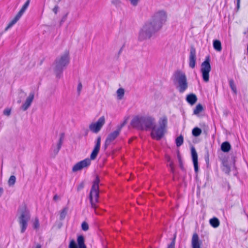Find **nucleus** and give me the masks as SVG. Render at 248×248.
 <instances>
[{"label":"nucleus","instance_id":"4be33fe9","mask_svg":"<svg viewBox=\"0 0 248 248\" xmlns=\"http://www.w3.org/2000/svg\"><path fill=\"white\" fill-rule=\"evenodd\" d=\"M214 48L217 51L220 52L222 50L221 44L219 40H215L213 41Z\"/></svg>","mask_w":248,"mask_h":248},{"label":"nucleus","instance_id":"8fccbe9b","mask_svg":"<svg viewBox=\"0 0 248 248\" xmlns=\"http://www.w3.org/2000/svg\"><path fill=\"white\" fill-rule=\"evenodd\" d=\"M35 248H42V246L40 244H38L36 245V246H35Z\"/></svg>","mask_w":248,"mask_h":248},{"label":"nucleus","instance_id":"423d86ee","mask_svg":"<svg viewBox=\"0 0 248 248\" xmlns=\"http://www.w3.org/2000/svg\"><path fill=\"white\" fill-rule=\"evenodd\" d=\"M99 182V177L98 175H96L95 180L93 182L90 192L89 199L91 207L94 209L97 208L96 204L98 202Z\"/></svg>","mask_w":248,"mask_h":248},{"label":"nucleus","instance_id":"f03ea898","mask_svg":"<svg viewBox=\"0 0 248 248\" xmlns=\"http://www.w3.org/2000/svg\"><path fill=\"white\" fill-rule=\"evenodd\" d=\"M18 222L20 227V232L23 233L26 231L28 223L31 219V214L26 205L19 206L17 211Z\"/></svg>","mask_w":248,"mask_h":248},{"label":"nucleus","instance_id":"b1692460","mask_svg":"<svg viewBox=\"0 0 248 248\" xmlns=\"http://www.w3.org/2000/svg\"><path fill=\"white\" fill-rule=\"evenodd\" d=\"M203 109L202 106L201 104H198L195 108L194 109L193 114L198 115L201 112Z\"/></svg>","mask_w":248,"mask_h":248},{"label":"nucleus","instance_id":"ea45409f","mask_svg":"<svg viewBox=\"0 0 248 248\" xmlns=\"http://www.w3.org/2000/svg\"><path fill=\"white\" fill-rule=\"evenodd\" d=\"M126 123V121H124L122 124L117 126V129L121 132L122 128L125 125Z\"/></svg>","mask_w":248,"mask_h":248},{"label":"nucleus","instance_id":"473e14b6","mask_svg":"<svg viewBox=\"0 0 248 248\" xmlns=\"http://www.w3.org/2000/svg\"><path fill=\"white\" fill-rule=\"evenodd\" d=\"M69 248H78L75 241L72 239L69 243Z\"/></svg>","mask_w":248,"mask_h":248},{"label":"nucleus","instance_id":"cd10ccee","mask_svg":"<svg viewBox=\"0 0 248 248\" xmlns=\"http://www.w3.org/2000/svg\"><path fill=\"white\" fill-rule=\"evenodd\" d=\"M124 94V90L123 88H119L117 91V97L119 99H122Z\"/></svg>","mask_w":248,"mask_h":248},{"label":"nucleus","instance_id":"c756f323","mask_svg":"<svg viewBox=\"0 0 248 248\" xmlns=\"http://www.w3.org/2000/svg\"><path fill=\"white\" fill-rule=\"evenodd\" d=\"M67 209L66 208H63L61 213H60V219L61 220H63L64 219V218L65 217V216L67 214Z\"/></svg>","mask_w":248,"mask_h":248},{"label":"nucleus","instance_id":"e433bc0d","mask_svg":"<svg viewBox=\"0 0 248 248\" xmlns=\"http://www.w3.org/2000/svg\"><path fill=\"white\" fill-rule=\"evenodd\" d=\"M175 237H174L170 244L168 245L167 248H175Z\"/></svg>","mask_w":248,"mask_h":248},{"label":"nucleus","instance_id":"6ab92c4d","mask_svg":"<svg viewBox=\"0 0 248 248\" xmlns=\"http://www.w3.org/2000/svg\"><path fill=\"white\" fill-rule=\"evenodd\" d=\"M77 242L79 248H86L85 244V238L82 235L78 236Z\"/></svg>","mask_w":248,"mask_h":248},{"label":"nucleus","instance_id":"a19ab883","mask_svg":"<svg viewBox=\"0 0 248 248\" xmlns=\"http://www.w3.org/2000/svg\"><path fill=\"white\" fill-rule=\"evenodd\" d=\"M84 186V184L83 182L81 183L79 185H78L77 187V190L78 191L81 190L83 188Z\"/></svg>","mask_w":248,"mask_h":248},{"label":"nucleus","instance_id":"5701e85b","mask_svg":"<svg viewBox=\"0 0 248 248\" xmlns=\"http://www.w3.org/2000/svg\"><path fill=\"white\" fill-rule=\"evenodd\" d=\"M210 223L214 228H217L219 225V221L217 217H213L210 219Z\"/></svg>","mask_w":248,"mask_h":248},{"label":"nucleus","instance_id":"c03bdc74","mask_svg":"<svg viewBox=\"0 0 248 248\" xmlns=\"http://www.w3.org/2000/svg\"><path fill=\"white\" fill-rule=\"evenodd\" d=\"M59 10V6L58 5H56L53 9V12L55 14H57V12Z\"/></svg>","mask_w":248,"mask_h":248},{"label":"nucleus","instance_id":"dca6fc26","mask_svg":"<svg viewBox=\"0 0 248 248\" xmlns=\"http://www.w3.org/2000/svg\"><path fill=\"white\" fill-rule=\"evenodd\" d=\"M191 156L193 163L195 171L197 173L198 171V155L197 152L194 147L191 149Z\"/></svg>","mask_w":248,"mask_h":248},{"label":"nucleus","instance_id":"7c9ffc66","mask_svg":"<svg viewBox=\"0 0 248 248\" xmlns=\"http://www.w3.org/2000/svg\"><path fill=\"white\" fill-rule=\"evenodd\" d=\"M40 223L38 217H35L33 223V228L34 229H38L39 228Z\"/></svg>","mask_w":248,"mask_h":248},{"label":"nucleus","instance_id":"a211bd4d","mask_svg":"<svg viewBox=\"0 0 248 248\" xmlns=\"http://www.w3.org/2000/svg\"><path fill=\"white\" fill-rule=\"evenodd\" d=\"M197 97L194 93H190L187 95L186 101L191 105H193L197 101Z\"/></svg>","mask_w":248,"mask_h":248},{"label":"nucleus","instance_id":"c9c22d12","mask_svg":"<svg viewBox=\"0 0 248 248\" xmlns=\"http://www.w3.org/2000/svg\"><path fill=\"white\" fill-rule=\"evenodd\" d=\"M177 157L178 159L179 166H180V168L182 170H184V166H183V162H182V160L181 157L180 155H179V154H178Z\"/></svg>","mask_w":248,"mask_h":248},{"label":"nucleus","instance_id":"37998d69","mask_svg":"<svg viewBox=\"0 0 248 248\" xmlns=\"http://www.w3.org/2000/svg\"><path fill=\"white\" fill-rule=\"evenodd\" d=\"M112 3L116 6H119L120 3V0H113Z\"/></svg>","mask_w":248,"mask_h":248},{"label":"nucleus","instance_id":"9d476101","mask_svg":"<svg viewBox=\"0 0 248 248\" xmlns=\"http://www.w3.org/2000/svg\"><path fill=\"white\" fill-rule=\"evenodd\" d=\"M105 123V117L102 116L99 118L96 122L92 123L89 125V129L94 133H97L100 131Z\"/></svg>","mask_w":248,"mask_h":248},{"label":"nucleus","instance_id":"393cba45","mask_svg":"<svg viewBox=\"0 0 248 248\" xmlns=\"http://www.w3.org/2000/svg\"><path fill=\"white\" fill-rule=\"evenodd\" d=\"M229 85L234 93H237L236 87L234 84V80L232 79H231L229 81Z\"/></svg>","mask_w":248,"mask_h":248},{"label":"nucleus","instance_id":"f8f14e48","mask_svg":"<svg viewBox=\"0 0 248 248\" xmlns=\"http://www.w3.org/2000/svg\"><path fill=\"white\" fill-rule=\"evenodd\" d=\"M196 63V51L193 46L190 47L189 56V66L191 68H194Z\"/></svg>","mask_w":248,"mask_h":248},{"label":"nucleus","instance_id":"39448f33","mask_svg":"<svg viewBox=\"0 0 248 248\" xmlns=\"http://www.w3.org/2000/svg\"><path fill=\"white\" fill-rule=\"evenodd\" d=\"M69 63V53L66 51L60 57L57 58L55 61L54 72L56 77L60 78L62 75L63 70Z\"/></svg>","mask_w":248,"mask_h":248},{"label":"nucleus","instance_id":"72a5a7b5","mask_svg":"<svg viewBox=\"0 0 248 248\" xmlns=\"http://www.w3.org/2000/svg\"><path fill=\"white\" fill-rule=\"evenodd\" d=\"M81 228L83 231H87L89 229V225L86 222L84 221L81 224Z\"/></svg>","mask_w":248,"mask_h":248},{"label":"nucleus","instance_id":"49530a36","mask_svg":"<svg viewBox=\"0 0 248 248\" xmlns=\"http://www.w3.org/2000/svg\"><path fill=\"white\" fill-rule=\"evenodd\" d=\"M240 0H237V8H239L240 7Z\"/></svg>","mask_w":248,"mask_h":248},{"label":"nucleus","instance_id":"1a4fd4ad","mask_svg":"<svg viewBox=\"0 0 248 248\" xmlns=\"http://www.w3.org/2000/svg\"><path fill=\"white\" fill-rule=\"evenodd\" d=\"M30 2V0H27L26 2L24 3L20 10L19 11V12L17 14V15L16 16L15 18L10 21V22L8 24L7 27L5 28V30H7L8 29L12 27L15 24H16L17 21L20 19L21 16H22L23 13L25 12V11L27 9L29 5Z\"/></svg>","mask_w":248,"mask_h":248},{"label":"nucleus","instance_id":"6e6552de","mask_svg":"<svg viewBox=\"0 0 248 248\" xmlns=\"http://www.w3.org/2000/svg\"><path fill=\"white\" fill-rule=\"evenodd\" d=\"M211 70L210 58L209 56H208L206 57L204 61L202 63L201 66L202 78L205 82H207L209 80V73Z\"/></svg>","mask_w":248,"mask_h":248},{"label":"nucleus","instance_id":"bb28decb","mask_svg":"<svg viewBox=\"0 0 248 248\" xmlns=\"http://www.w3.org/2000/svg\"><path fill=\"white\" fill-rule=\"evenodd\" d=\"M184 142V138L182 135L178 137L175 140L176 145L177 147L181 146Z\"/></svg>","mask_w":248,"mask_h":248},{"label":"nucleus","instance_id":"de8ad7c7","mask_svg":"<svg viewBox=\"0 0 248 248\" xmlns=\"http://www.w3.org/2000/svg\"><path fill=\"white\" fill-rule=\"evenodd\" d=\"M3 192V189L2 187H0V197L1 196Z\"/></svg>","mask_w":248,"mask_h":248},{"label":"nucleus","instance_id":"c85d7f7f","mask_svg":"<svg viewBox=\"0 0 248 248\" xmlns=\"http://www.w3.org/2000/svg\"><path fill=\"white\" fill-rule=\"evenodd\" d=\"M16 178L15 177V176H14V175L11 176L9 178V179L8 180V182L9 186H14L16 183Z\"/></svg>","mask_w":248,"mask_h":248},{"label":"nucleus","instance_id":"2eb2a0df","mask_svg":"<svg viewBox=\"0 0 248 248\" xmlns=\"http://www.w3.org/2000/svg\"><path fill=\"white\" fill-rule=\"evenodd\" d=\"M120 133V132L116 129L108 135L105 141V149L107 148L108 145L116 139V138L119 135Z\"/></svg>","mask_w":248,"mask_h":248},{"label":"nucleus","instance_id":"a18cd8bd","mask_svg":"<svg viewBox=\"0 0 248 248\" xmlns=\"http://www.w3.org/2000/svg\"><path fill=\"white\" fill-rule=\"evenodd\" d=\"M19 94H21V97H24L26 96V93L23 92L22 90H20V92H19Z\"/></svg>","mask_w":248,"mask_h":248},{"label":"nucleus","instance_id":"4468645a","mask_svg":"<svg viewBox=\"0 0 248 248\" xmlns=\"http://www.w3.org/2000/svg\"><path fill=\"white\" fill-rule=\"evenodd\" d=\"M100 143H101V137L100 136H99L97 138L95 145L94 149L90 155L91 159L94 160L96 158V157L99 152L100 147Z\"/></svg>","mask_w":248,"mask_h":248},{"label":"nucleus","instance_id":"7ed1b4c3","mask_svg":"<svg viewBox=\"0 0 248 248\" xmlns=\"http://www.w3.org/2000/svg\"><path fill=\"white\" fill-rule=\"evenodd\" d=\"M172 80L176 89L180 93H183L188 88L186 76L181 70L176 71L172 76Z\"/></svg>","mask_w":248,"mask_h":248},{"label":"nucleus","instance_id":"aec40b11","mask_svg":"<svg viewBox=\"0 0 248 248\" xmlns=\"http://www.w3.org/2000/svg\"><path fill=\"white\" fill-rule=\"evenodd\" d=\"M231 148L230 143L228 141L223 142L221 145V149L224 152H228Z\"/></svg>","mask_w":248,"mask_h":248},{"label":"nucleus","instance_id":"4c0bfd02","mask_svg":"<svg viewBox=\"0 0 248 248\" xmlns=\"http://www.w3.org/2000/svg\"><path fill=\"white\" fill-rule=\"evenodd\" d=\"M82 88V85L81 82H79L78 84L77 87V92L78 94H80V92Z\"/></svg>","mask_w":248,"mask_h":248},{"label":"nucleus","instance_id":"3c124183","mask_svg":"<svg viewBox=\"0 0 248 248\" xmlns=\"http://www.w3.org/2000/svg\"><path fill=\"white\" fill-rule=\"evenodd\" d=\"M85 135H87L88 134V130L87 129H85Z\"/></svg>","mask_w":248,"mask_h":248},{"label":"nucleus","instance_id":"0eeeda50","mask_svg":"<svg viewBox=\"0 0 248 248\" xmlns=\"http://www.w3.org/2000/svg\"><path fill=\"white\" fill-rule=\"evenodd\" d=\"M167 19V14L166 12L163 10H160L154 14L151 21L160 29L163 25L166 22Z\"/></svg>","mask_w":248,"mask_h":248},{"label":"nucleus","instance_id":"79ce46f5","mask_svg":"<svg viewBox=\"0 0 248 248\" xmlns=\"http://www.w3.org/2000/svg\"><path fill=\"white\" fill-rule=\"evenodd\" d=\"M3 114L6 116H9L11 114V109H6L3 111Z\"/></svg>","mask_w":248,"mask_h":248},{"label":"nucleus","instance_id":"20e7f679","mask_svg":"<svg viewBox=\"0 0 248 248\" xmlns=\"http://www.w3.org/2000/svg\"><path fill=\"white\" fill-rule=\"evenodd\" d=\"M160 30L151 21L148 22L145 24L140 30L139 33L138 40L140 41H142L150 39Z\"/></svg>","mask_w":248,"mask_h":248},{"label":"nucleus","instance_id":"ddd939ff","mask_svg":"<svg viewBox=\"0 0 248 248\" xmlns=\"http://www.w3.org/2000/svg\"><path fill=\"white\" fill-rule=\"evenodd\" d=\"M34 97V93H31L26 98L25 102L22 104L21 107V108L23 110L25 111L28 109L31 106Z\"/></svg>","mask_w":248,"mask_h":248},{"label":"nucleus","instance_id":"a878e982","mask_svg":"<svg viewBox=\"0 0 248 248\" xmlns=\"http://www.w3.org/2000/svg\"><path fill=\"white\" fill-rule=\"evenodd\" d=\"M202 133V130L199 127H195L192 129V134L194 137H198Z\"/></svg>","mask_w":248,"mask_h":248},{"label":"nucleus","instance_id":"09e8293b","mask_svg":"<svg viewBox=\"0 0 248 248\" xmlns=\"http://www.w3.org/2000/svg\"><path fill=\"white\" fill-rule=\"evenodd\" d=\"M58 199H59V196H58L57 195H54V196L53 197V200H54V201H56V200H57Z\"/></svg>","mask_w":248,"mask_h":248},{"label":"nucleus","instance_id":"412c9836","mask_svg":"<svg viewBox=\"0 0 248 248\" xmlns=\"http://www.w3.org/2000/svg\"><path fill=\"white\" fill-rule=\"evenodd\" d=\"M222 170L225 172L226 173H229L231 170L229 166L228 165L227 161L223 159L222 160Z\"/></svg>","mask_w":248,"mask_h":248},{"label":"nucleus","instance_id":"f257e3e1","mask_svg":"<svg viewBox=\"0 0 248 248\" xmlns=\"http://www.w3.org/2000/svg\"><path fill=\"white\" fill-rule=\"evenodd\" d=\"M158 126L155 124V119L151 116H136L131 122L132 127L140 130L152 129L151 136L157 140L164 135L168 124V119L166 116L161 117L158 120Z\"/></svg>","mask_w":248,"mask_h":248},{"label":"nucleus","instance_id":"9b49d317","mask_svg":"<svg viewBox=\"0 0 248 248\" xmlns=\"http://www.w3.org/2000/svg\"><path fill=\"white\" fill-rule=\"evenodd\" d=\"M91 164V160L89 158H86L76 163L72 168L73 172H77L81 170L82 169L87 167Z\"/></svg>","mask_w":248,"mask_h":248},{"label":"nucleus","instance_id":"58836bf2","mask_svg":"<svg viewBox=\"0 0 248 248\" xmlns=\"http://www.w3.org/2000/svg\"><path fill=\"white\" fill-rule=\"evenodd\" d=\"M130 1L131 4L134 6L138 5L140 0H129Z\"/></svg>","mask_w":248,"mask_h":248},{"label":"nucleus","instance_id":"2f4dec72","mask_svg":"<svg viewBox=\"0 0 248 248\" xmlns=\"http://www.w3.org/2000/svg\"><path fill=\"white\" fill-rule=\"evenodd\" d=\"M61 148V147H59V146H58V145H57V147L55 148L53 150V152L52 153V155L53 156V157H54L58 154Z\"/></svg>","mask_w":248,"mask_h":248},{"label":"nucleus","instance_id":"864d4df0","mask_svg":"<svg viewBox=\"0 0 248 248\" xmlns=\"http://www.w3.org/2000/svg\"><path fill=\"white\" fill-rule=\"evenodd\" d=\"M21 99H19V100H18L17 101V103H18V104L21 103Z\"/></svg>","mask_w":248,"mask_h":248},{"label":"nucleus","instance_id":"f3484780","mask_svg":"<svg viewBox=\"0 0 248 248\" xmlns=\"http://www.w3.org/2000/svg\"><path fill=\"white\" fill-rule=\"evenodd\" d=\"M201 243L198 234L194 233L193 234L191 240L192 248H201Z\"/></svg>","mask_w":248,"mask_h":248},{"label":"nucleus","instance_id":"603ef678","mask_svg":"<svg viewBox=\"0 0 248 248\" xmlns=\"http://www.w3.org/2000/svg\"><path fill=\"white\" fill-rule=\"evenodd\" d=\"M209 160V157H208V154H207V157L206 158V161L207 162V160Z\"/></svg>","mask_w":248,"mask_h":248},{"label":"nucleus","instance_id":"f704fd0d","mask_svg":"<svg viewBox=\"0 0 248 248\" xmlns=\"http://www.w3.org/2000/svg\"><path fill=\"white\" fill-rule=\"evenodd\" d=\"M63 137H64V134L62 133L61 134V136H60V139L59 140V142L57 144V145H58V146H59V147H62V141H63Z\"/></svg>","mask_w":248,"mask_h":248}]
</instances>
